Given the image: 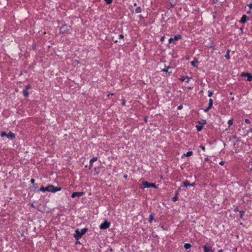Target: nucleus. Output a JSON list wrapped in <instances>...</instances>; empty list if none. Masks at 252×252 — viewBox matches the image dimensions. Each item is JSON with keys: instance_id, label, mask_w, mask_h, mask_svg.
<instances>
[{"instance_id": "58836bf2", "label": "nucleus", "mask_w": 252, "mask_h": 252, "mask_svg": "<svg viewBox=\"0 0 252 252\" xmlns=\"http://www.w3.org/2000/svg\"><path fill=\"white\" fill-rule=\"evenodd\" d=\"M217 2H219V3H223L225 0H216Z\"/></svg>"}, {"instance_id": "09e8293b", "label": "nucleus", "mask_w": 252, "mask_h": 252, "mask_svg": "<svg viewBox=\"0 0 252 252\" xmlns=\"http://www.w3.org/2000/svg\"><path fill=\"white\" fill-rule=\"evenodd\" d=\"M250 132H252V127L250 128Z\"/></svg>"}, {"instance_id": "4be33fe9", "label": "nucleus", "mask_w": 252, "mask_h": 252, "mask_svg": "<svg viewBox=\"0 0 252 252\" xmlns=\"http://www.w3.org/2000/svg\"><path fill=\"white\" fill-rule=\"evenodd\" d=\"M141 12H142V9L140 6H138V7H137L136 8L135 12L136 13H141Z\"/></svg>"}, {"instance_id": "a19ab883", "label": "nucleus", "mask_w": 252, "mask_h": 252, "mask_svg": "<svg viewBox=\"0 0 252 252\" xmlns=\"http://www.w3.org/2000/svg\"><path fill=\"white\" fill-rule=\"evenodd\" d=\"M119 38H124V36L123 34H121L119 35Z\"/></svg>"}, {"instance_id": "a211bd4d", "label": "nucleus", "mask_w": 252, "mask_h": 252, "mask_svg": "<svg viewBox=\"0 0 252 252\" xmlns=\"http://www.w3.org/2000/svg\"><path fill=\"white\" fill-rule=\"evenodd\" d=\"M183 185L182 186L185 187H187L190 186V183L188 180L184 181L183 182Z\"/></svg>"}, {"instance_id": "f704fd0d", "label": "nucleus", "mask_w": 252, "mask_h": 252, "mask_svg": "<svg viewBox=\"0 0 252 252\" xmlns=\"http://www.w3.org/2000/svg\"><path fill=\"white\" fill-rule=\"evenodd\" d=\"M245 122L246 124H251V122H250V121L248 119H245Z\"/></svg>"}, {"instance_id": "dca6fc26", "label": "nucleus", "mask_w": 252, "mask_h": 252, "mask_svg": "<svg viewBox=\"0 0 252 252\" xmlns=\"http://www.w3.org/2000/svg\"><path fill=\"white\" fill-rule=\"evenodd\" d=\"M192 154H193V152L192 151H188L186 154H184L182 156V158H183L184 157L191 156Z\"/></svg>"}, {"instance_id": "2f4dec72", "label": "nucleus", "mask_w": 252, "mask_h": 252, "mask_svg": "<svg viewBox=\"0 0 252 252\" xmlns=\"http://www.w3.org/2000/svg\"><path fill=\"white\" fill-rule=\"evenodd\" d=\"M32 88V86L30 85H28L25 87V90H27L28 91L29 90L31 89Z\"/></svg>"}, {"instance_id": "b1692460", "label": "nucleus", "mask_w": 252, "mask_h": 252, "mask_svg": "<svg viewBox=\"0 0 252 252\" xmlns=\"http://www.w3.org/2000/svg\"><path fill=\"white\" fill-rule=\"evenodd\" d=\"M196 127L197 131H200L203 128L202 126L196 125Z\"/></svg>"}, {"instance_id": "f03ea898", "label": "nucleus", "mask_w": 252, "mask_h": 252, "mask_svg": "<svg viewBox=\"0 0 252 252\" xmlns=\"http://www.w3.org/2000/svg\"><path fill=\"white\" fill-rule=\"evenodd\" d=\"M88 231L87 228H84L80 230L77 229L75 230V234L74 235V237L76 240H78L80 239L83 235H84Z\"/></svg>"}, {"instance_id": "423d86ee", "label": "nucleus", "mask_w": 252, "mask_h": 252, "mask_svg": "<svg viewBox=\"0 0 252 252\" xmlns=\"http://www.w3.org/2000/svg\"><path fill=\"white\" fill-rule=\"evenodd\" d=\"M182 38V36L181 34H176L174 37H171L169 39V43L174 42V41H177L179 39H181Z\"/></svg>"}, {"instance_id": "5701e85b", "label": "nucleus", "mask_w": 252, "mask_h": 252, "mask_svg": "<svg viewBox=\"0 0 252 252\" xmlns=\"http://www.w3.org/2000/svg\"><path fill=\"white\" fill-rule=\"evenodd\" d=\"M191 247V245L189 243H186L184 245V248L185 249H189Z\"/></svg>"}, {"instance_id": "ea45409f", "label": "nucleus", "mask_w": 252, "mask_h": 252, "mask_svg": "<svg viewBox=\"0 0 252 252\" xmlns=\"http://www.w3.org/2000/svg\"><path fill=\"white\" fill-rule=\"evenodd\" d=\"M225 163V162L223 161H221L219 162V164L220 165H223Z\"/></svg>"}, {"instance_id": "e433bc0d", "label": "nucleus", "mask_w": 252, "mask_h": 252, "mask_svg": "<svg viewBox=\"0 0 252 252\" xmlns=\"http://www.w3.org/2000/svg\"><path fill=\"white\" fill-rule=\"evenodd\" d=\"M248 6L249 7L250 10H252V3H250V4H248Z\"/></svg>"}, {"instance_id": "7ed1b4c3", "label": "nucleus", "mask_w": 252, "mask_h": 252, "mask_svg": "<svg viewBox=\"0 0 252 252\" xmlns=\"http://www.w3.org/2000/svg\"><path fill=\"white\" fill-rule=\"evenodd\" d=\"M149 188H157V186L155 184L152 183H149L147 181L142 182L141 186H140V188L141 189H144Z\"/></svg>"}, {"instance_id": "3c124183", "label": "nucleus", "mask_w": 252, "mask_h": 252, "mask_svg": "<svg viewBox=\"0 0 252 252\" xmlns=\"http://www.w3.org/2000/svg\"><path fill=\"white\" fill-rule=\"evenodd\" d=\"M125 102H123V105H125Z\"/></svg>"}, {"instance_id": "20e7f679", "label": "nucleus", "mask_w": 252, "mask_h": 252, "mask_svg": "<svg viewBox=\"0 0 252 252\" xmlns=\"http://www.w3.org/2000/svg\"><path fill=\"white\" fill-rule=\"evenodd\" d=\"M71 26L64 25L60 28V32L62 33H67L71 30Z\"/></svg>"}, {"instance_id": "79ce46f5", "label": "nucleus", "mask_w": 252, "mask_h": 252, "mask_svg": "<svg viewBox=\"0 0 252 252\" xmlns=\"http://www.w3.org/2000/svg\"><path fill=\"white\" fill-rule=\"evenodd\" d=\"M34 182H35V180L34 179H32L31 180V183L32 184H34Z\"/></svg>"}, {"instance_id": "39448f33", "label": "nucleus", "mask_w": 252, "mask_h": 252, "mask_svg": "<svg viewBox=\"0 0 252 252\" xmlns=\"http://www.w3.org/2000/svg\"><path fill=\"white\" fill-rule=\"evenodd\" d=\"M110 226V223L107 220H105L99 226V228L101 229H106L108 228Z\"/></svg>"}, {"instance_id": "72a5a7b5", "label": "nucleus", "mask_w": 252, "mask_h": 252, "mask_svg": "<svg viewBox=\"0 0 252 252\" xmlns=\"http://www.w3.org/2000/svg\"><path fill=\"white\" fill-rule=\"evenodd\" d=\"M211 109L210 108H209L208 107H207V108H206L205 109H204V112H205V113H207Z\"/></svg>"}, {"instance_id": "9b49d317", "label": "nucleus", "mask_w": 252, "mask_h": 252, "mask_svg": "<svg viewBox=\"0 0 252 252\" xmlns=\"http://www.w3.org/2000/svg\"><path fill=\"white\" fill-rule=\"evenodd\" d=\"M171 67L170 66H165V67L162 69V71L168 73L169 75H170L172 73V71H169V69H171Z\"/></svg>"}, {"instance_id": "f257e3e1", "label": "nucleus", "mask_w": 252, "mask_h": 252, "mask_svg": "<svg viewBox=\"0 0 252 252\" xmlns=\"http://www.w3.org/2000/svg\"><path fill=\"white\" fill-rule=\"evenodd\" d=\"M61 189L62 188L61 187H56L53 185H49L47 186L46 187H44L42 186L39 189V190L43 192L46 191L56 192L57 191L61 190Z\"/></svg>"}, {"instance_id": "aec40b11", "label": "nucleus", "mask_w": 252, "mask_h": 252, "mask_svg": "<svg viewBox=\"0 0 252 252\" xmlns=\"http://www.w3.org/2000/svg\"><path fill=\"white\" fill-rule=\"evenodd\" d=\"M230 52V50L228 49L227 51L226 54L225 55V58L227 59V60H229L230 59V57L229 55V53Z\"/></svg>"}, {"instance_id": "c03bdc74", "label": "nucleus", "mask_w": 252, "mask_h": 252, "mask_svg": "<svg viewBox=\"0 0 252 252\" xmlns=\"http://www.w3.org/2000/svg\"><path fill=\"white\" fill-rule=\"evenodd\" d=\"M164 36H162V37H161V38H160V40H161V41H163L164 40Z\"/></svg>"}, {"instance_id": "4c0bfd02", "label": "nucleus", "mask_w": 252, "mask_h": 252, "mask_svg": "<svg viewBox=\"0 0 252 252\" xmlns=\"http://www.w3.org/2000/svg\"><path fill=\"white\" fill-rule=\"evenodd\" d=\"M233 211H234V212H238L239 211V208H238V207H235Z\"/></svg>"}, {"instance_id": "9d476101", "label": "nucleus", "mask_w": 252, "mask_h": 252, "mask_svg": "<svg viewBox=\"0 0 252 252\" xmlns=\"http://www.w3.org/2000/svg\"><path fill=\"white\" fill-rule=\"evenodd\" d=\"M180 80L182 81H185L186 83H189L190 80V78L188 76H183Z\"/></svg>"}, {"instance_id": "a18cd8bd", "label": "nucleus", "mask_w": 252, "mask_h": 252, "mask_svg": "<svg viewBox=\"0 0 252 252\" xmlns=\"http://www.w3.org/2000/svg\"><path fill=\"white\" fill-rule=\"evenodd\" d=\"M195 186V183H193L192 184H190V186Z\"/></svg>"}, {"instance_id": "393cba45", "label": "nucleus", "mask_w": 252, "mask_h": 252, "mask_svg": "<svg viewBox=\"0 0 252 252\" xmlns=\"http://www.w3.org/2000/svg\"><path fill=\"white\" fill-rule=\"evenodd\" d=\"M239 214H240V218L241 219H242L243 216H244V214H245V212L244 211H242V210L240 211H239Z\"/></svg>"}, {"instance_id": "c85d7f7f", "label": "nucleus", "mask_w": 252, "mask_h": 252, "mask_svg": "<svg viewBox=\"0 0 252 252\" xmlns=\"http://www.w3.org/2000/svg\"><path fill=\"white\" fill-rule=\"evenodd\" d=\"M178 199V197L177 196V195H176L174 197H173L172 198V200L173 201V202H176V201H177Z\"/></svg>"}, {"instance_id": "1a4fd4ad", "label": "nucleus", "mask_w": 252, "mask_h": 252, "mask_svg": "<svg viewBox=\"0 0 252 252\" xmlns=\"http://www.w3.org/2000/svg\"><path fill=\"white\" fill-rule=\"evenodd\" d=\"M85 193L83 191L80 192H74L72 193L71 197L72 198H75L76 197H80L84 195Z\"/></svg>"}, {"instance_id": "473e14b6", "label": "nucleus", "mask_w": 252, "mask_h": 252, "mask_svg": "<svg viewBox=\"0 0 252 252\" xmlns=\"http://www.w3.org/2000/svg\"><path fill=\"white\" fill-rule=\"evenodd\" d=\"M199 147L204 151H205L206 148L205 146H203L202 145H200Z\"/></svg>"}, {"instance_id": "6e6552de", "label": "nucleus", "mask_w": 252, "mask_h": 252, "mask_svg": "<svg viewBox=\"0 0 252 252\" xmlns=\"http://www.w3.org/2000/svg\"><path fill=\"white\" fill-rule=\"evenodd\" d=\"M204 252H214L212 247L208 244L203 246Z\"/></svg>"}, {"instance_id": "bb28decb", "label": "nucleus", "mask_w": 252, "mask_h": 252, "mask_svg": "<svg viewBox=\"0 0 252 252\" xmlns=\"http://www.w3.org/2000/svg\"><path fill=\"white\" fill-rule=\"evenodd\" d=\"M233 119H230V120H228L227 122V124L229 125V127H230L231 126H232L233 125Z\"/></svg>"}, {"instance_id": "4468645a", "label": "nucleus", "mask_w": 252, "mask_h": 252, "mask_svg": "<svg viewBox=\"0 0 252 252\" xmlns=\"http://www.w3.org/2000/svg\"><path fill=\"white\" fill-rule=\"evenodd\" d=\"M97 160V157H93L90 160V167L89 168L91 169L93 166V163Z\"/></svg>"}, {"instance_id": "8fccbe9b", "label": "nucleus", "mask_w": 252, "mask_h": 252, "mask_svg": "<svg viewBox=\"0 0 252 252\" xmlns=\"http://www.w3.org/2000/svg\"><path fill=\"white\" fill-rule=\"evenodd\" d=\"M134 6H136V5H137V3H134Z\"/></svg>"}, {"instance_id": "412c9836", "label": "nucleus", "mask_w": 252, "mask_h": 252, "mask_svg": "<svg viewBox=\"0 0 252 252\" xmlns=\"http://www.w3.org/2000/svg\"><path fill=\"white\" fill-rule=\"evenodd\" d=\"M29 94V93L28 92V91H27V90H23V95L25 97H28Z\"/></svg>"}, {"instance_id": "7c9ffc66", "label": "nucleus", "mask_w": 252, "mask_h": 252, "mask_svg": "<svg viewBox=\"0 0 252 252\" xmlns=\"http://www.w3.org/2000/svg\"><path fill=\"white\" fill-rule=\"evenodd\" d=\"M104 0L107 4H111L113 1V0Z\"/></svg>"}, {"instance_id": "c756f323", "label": "nucleus", "mask_w": 252, "mask_h": 252, "mask_svg": "<svg viewBox=\"0 0 252 252\" xmlns=\"http://www.w3.org/2000/svg\"><path fill=\"white\" fill-rule=\"evenodd\" d=\"M208 93L209 97H211L213 94V93L212 91H211L210 90L208 91Z\"/></svg>"}, {"instance_id": "c9c22d12", "label": "nucleus", "mask_w": 252, "mask_h": 252, "mask_svg": "<svg viewBox=\"0 0 252 252\" xmlns=\"http://www.w3.org/2000/svg\"><path fill=\"white\" fill-rule=\"evenodd\" d=\"M183 105H180L178 107L177 109H178V110H182V109H183Z\"/></svg>"}, {"instance_id": "cd10ccee", "label": "nucleus", "mask_w": 252, "mask_h": 252, "mask_svg": "<svg viewBox=\"0 0 252 252\" xmlns=\"http://www.w3.org/2000/svg\"><path fill=\"white\" fill-rule=\"evenodd\" d=\"M0 136L1 137H3L4 136H6L7 137V133L5 132V131H2L1 133H0Z\"/></svg>"}, {"instance_id": "f8f14e48", "label": "nucleus", "mask_w": 252, "mask_h": 252, "mask_svg": "<svg viewBox=\"0 0 252 252\" xmlns=\"http://www.w3.org/2000/svg\"><path fill=\"white\" fill-rule=\"evenodd\" d=\"M6 137L10 139L13 140L15 138V135L12 132L9 131L8 133H7Z\"/></svg>"}, {"instance_id": "f3484780", "label": "nucleus", "mask_w": 252, "mask_h": 252, "mask_svg": "<svg viewBox=\"0 0 252 252\" xmlns=\"http://www.w3.org/2000/svg\"><path fill=\"white\" fill-rule=\"evenodd\" d=\"M213 100L212 98H210L209 100V104L208 107L211 109L213 107Z\"/></svg>"}, {"instance_id": "2eb2a0df", "label": "nucleus", "mask_w": 252, "mask_h": 252, "mask_svg": "<svg viewBox=\"0 0 252 252\" xmlns=\"http://www.w3.org/2000/svg\"><path fill=\"white\" fill-rule=\"evenodd\" d=\"M198 61L196 58H194V60L190 62L191 65L194 67H197V63Z\"/></svg>"}, {"instance_id": "49530a36", "label": "nucleus", "mask_w": 252, "mask_h": 252, "mask_svg": "<svg viewBox=\"0 0 252 252\" xmlns=\"http://www.w3.org/2000/svg\"><path fill=\"white\" fill-rule=\"evenodd\" d=\"M204 160H205V161H208L209 160V159L208 158H205Z\"/></svg>"}, {"instance_id": "de8ad7c7", "label": "nucleus", "mask_w": 252, "mask_h": 252, "mask_svg": "<svg viewBox=\"0 0 252 252\" xmlns=\"http://www.w3.org/2000/svg\"><path fill=\"white\" fill-rule=\"evenodd\" d=\"M218 252H223L222 250L220 249L218 251Z\"/></svg>"}, {"instance_id": "0eeeda50", "label": "nucleus", "mask_w": 252, "mask_h": 252, "mask_svg": "<svg viewBox=\"0 0 252 252\" xmlns=\"http://www.w3.org/2000/svg\"><path fill=\"white\" fill-rule=\"evenodd\" d=\"M240 76L241 77H247L248 81H252V75L250 73H247L243 72L241 73Z\"/></svg>"}, {"instance_id": "37998d69", "label": "nucleus", "mask_w": 252, "mask_h": 252, "mask_svg": "<svg viewBox=\"0 0 252 252\" xmlns=\"http://www.w3.org/2000/svg\"><path fill=\"white\" fill-rule=\"evenodd\" d=\"M247 13L248 14H251L252 13V11H251V10H249V11H247Z\"/></svg>"}, {"instance_id": "603ef678", "label": "nucleus", "mask_w": 252, "mask_h": 252, "mask_svg": "<svg viewBox=\"0 0 252 252\" xmlns=\"http://www.w3.org/2000/svg\"><path fill=\"white\" fill-rule=\"evenodd\" d=\"M139 17H140V18H142V16H141V15L139 16Z\"/></svg>"}, {"instance_id": "6ab92c4d", "label": "nucleus", "mask_w": 252, "mask_h": 252, "mask_svg": "<svg viewBox=\"0 0 252 252\" xmlns=\"http://www.w3.org/2000/svg\"><path fill=\"white\" fill-rule=\"evenodd\" d=\"M198 123L203 126L206 124V121L205 120H201V121H198Z\"/></svg>"}, {"instance_id": "a878e982", "label": "nucleus", "mask_w": 252, "mask_h": 252, "mask_svg": "<svg viewBox=\"0 0 252 252\" xmlns=\"http://www.w3.org/2000/svg\"><path fill=\"white\" fill-rule=\"evenodd\" d=\"M154 216L153 214H150L149 216V222L151 223L154 220Z\"/></svg>"}, {"instance_id": "ddd939ff", "label": "nucleus", "mask_w": 252, "mask_h": 252, "mask_svg": "<svg viewBox=\"0 0 252 252\" xmlns=\"http://www.w3.org/2000/svg\"><path fill=\"white\" fill-rule=\"evenodd\" d=\"M249 20V18H248V17L246 15H243L242 17H241V19L240 20V22L241 23H242V24H244L248 20Z\"/></svg>"}]
</instances>
